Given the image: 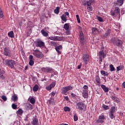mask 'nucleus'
I'll return each instance as SVG.
<instances>
[{"label": "nucleus", "mask_w": 125, "mask_h": 125, "mask_svg": "<svg viewBox=\"0 0 125 125\" xmlns=\"http://www.w3.org/2000/svg\"><path fill=\"white\" fill-rule=\"evenodd\" d=\"M3 63L5 64V65H7L8 67H10L12 69L14 68L15 62L14 60H4L3 61Z\"/></svg>", "instance_id": "obj_1"}, {"label": "nucleus", "mask_w": 125, "mask_h": 125, "mask_svg": "<svg viewBox=\"0 0 125 125\" xmlns=\"http://www.w3.org/2000/svg\"><path fill=\"white\" fill-rule=\"evenodd\" d=\"M33 55L35 57L39 59H42L44 57V55H43L42 53L38 50H35L33 52Z\"/></svg>", "instance_id": "obj_2"}, {"label": "nucleus", "mask_w": 125, "mask_h": 125, "mask_svg": "<svg viewBox=\"0 0 125 125\" xmlns=\"http://www.w3.org/2000/svg\"><path fill=\"white\" fill-rule=\"evenodd\" d=\"M111 42L114 44L117 45V46H121L123 44V41L122 40L115 39V38L112 39Z\"/></svg>", "instance_id": "obj_3"}, {"label": "nucleus", "mask_w": 125, "mask_h": 125, "mask_svg": "<svg viewBox=\"0 0 125 125\" xmlns=\"http://www.w3.org/2000/svg\"><path fill=\"white\" fill-rule=\"evenodd\" d=\"M120 11L121 10H120V8L116 7L115 8L114 12L111 11V15H112V16H114V17H116V16H118L119 14H120Z\"/></svg>", "instance_id": "obj_4"}, {"label": "nucleus", "mask_w": 125, "mask_h": 125, "mask_svg": "<svg viewBox=\"0 0 125 125\" xmlns=\"http://www.w3.org/2000/svg\"><path fill=\"white\" fill-rule=\"evenodd\" d=\"M4 55L6 56H8V57H11L12 56V53H11V51L9 50V48L5 47L4 49Z\"/></svg>", "instance_id": "obj_5"}, {"label": "nucleus", "mask_w": 125, "mask_h": 125, "mask_svg": "<svg viewBox=\"0 0 125 125\" xmlns=\"http://www.w3.org/2000/svg\"><path fill=\"white\" fill-rule=\"evenodd\" d=\"M84 64L86 65L89 62V56L87 54H84L82 57Z\"/></svg>", "instance_id": "obj_6"}, {"label": "nucleus", "mask_w": 125, "mask_h": 125, "mask_svg": "<svg viewBox=\"0 0 125 125\" xmlns=\"http://www.w3.org/2000/svg\"><path fill=\"white\" fill-rule=\"evenodd\" d=\"M85 105L83 102H79L76 104L77 109H79L80 111H83L84 109Z\"/></svg>", "instance_id": "obj_7"}, {"label": "nucleus", "mask_w": 125, "mask_h": 125, "mask_svg": "<svg viewBox=\"0 0 125 125\" xmlns=\"http://www.w3.org/2000/svg\"><path fill=\"white\" fill-rule=\"evenodd\" d=\"M35 42L36 46H38V47H42V46H44V42L41 40L38 39Z\"/></svg>", "instance_id": "obj_8"}, {"label": "nucleus", "mask_w": 125, "mask_h": 125, "mask_svg": "<svg viewBox=\"0 0 125 125\" xmlns=\"http://www.w3.org/2000/svg\"><path fill=\"white\" fill-rule=\"evenodd\" d=\"M73 89V87L71 85H69L68 86L65 87L62 89V93L66 95L67 93V91H69V90H72Z\"/></svg>", "instance_id": "obj_9"}, {"label": "nucleus", "mask_w": 125, "mask_h": 125, "mask_svg": "<svg viewBox=\"0 0 125 125\" xmlns=\"http://www.w3.org/2000/svg\"><path fill=\"white\" fill-rule=\"evenodd\" d=\"M80 42L82 45H83L85 42H84V37L83 36V33L82 31L80 32Z\"/></svg>", "instance_id": "obj_10"}, {"label": "nucleus", "mask_w": 125, "mask_h": 125, "mask_svg": "<svg viewBox=\"0 0 125 125\" xmlns=\"http://www.w3.org/2000/svg\"><path fill=\"white\" fill-rule=\"evenodd\" d=\"M48 39L49 40H51V41H55L56 42L57 41H60V37L58 36H52L49 37Z\"/></svg>", "instance_id": "obj_11"}, {"label": "nucleus", "mask_w": 125, "mask_h": 125, "mask_svg": "<svg viewBox=\"0 0 125 125\" xmlns=\"http://www.w3.org/2000/svg\"><path fill=\"white\" fill-rule=\"evenodd\" d=\"M56 83L55 82L52 83L49 86L46 87L47 90H51L54 86H55Z\"/></svg>", "instance_id": "obj_12"}, {"label": "nucleus", "mask_w": 125, "mask_h": 125, "mask_svg": "<svg viewBox=\"0 0 125 125\" xmlns=\"http://www.w3.org/2000/svg\"><path fill=\"white\" fill-rule=\"evenodd\" d=\"M42 71L44 73H51L52 71V69L49 67H43L42 68Z\"/></svg>", "instance_id": "obj_13"}, {"label": "nucleus", "mask_w": 125, "mask_h": 125, "mask_svg": "<svg viewBox=\"0 0 125 125\" xmlns=\"http://www.w3.org/2000/svg\"><path fill=\"white\" fill-rule=\"evenodd\" d=\"M82 95L83 98H88V92L87 90H83Z\"/></svg>", "instance_id": "obj_14"}, {"label": "nucleus", "mask_w": 125, "mask_h": 125, "mask_svg": "<svg viewBox=\"0 0 125 125\" xmlns=\"http://www.w3.org/2000/svg\"><path fill=\"white\" fill-rule=\"evenodd\" d=\"M32 125H39V120H38V119L37 118L34 117L33 118Z\"/></svg>", "instance_id": "obj_15"}, {"label": "nucleus", "mask_w": 125, "mask_h": 125, "mask_svg": "<svg viewBox=\"0 0 125 125\" xmlns=\"http://www.w3.org/2000/svg\"><path fill=\"white\" fill-rule=\"evenodd\" d=\"M114 4H117L118 5L122 6L124 3V0H117V1L114 2Z\"/></svg>", "instance_id": "obj_16"}, {"label": "nucleus", "mask_w": 125, "mask_h": 125, "mask_svg": "<svg viewBox=\"0 0 125 125\" xmlns=\"http://www.w3.org/2000/svg\"><path fill=\"white\" fill-rule=\"evenodd\" d=\"M62 45H59L57 46L55 48V49L59 54H61V52L60 50L61 49H62Z\"/></svg>", "instance_id": "obj_17"}, {"label": "nucleus", "mask_w": 125, "mask_h": 125, "mask_svg": "<svg viewBox=\"0 0 125 125\" xmlns=\"http://www.w3.org/2000/svg\"><path fill=\"white\" fill-rule=\"evenodd\" d=\"M92 33L93 35H96V34H98V33H99V30L95 27H93L92 29Z\"/></svg>", "instance_id": "obj_18"}, {"label": "nucleus", "mask_w": 125, "mask_h": 125, "mask_svg": "<svg viewBox=\"0 0 125 125\" xmlns=\"http://www.w3.org/2000/svg\"><path fill=\"white\" fill-rule=\"evenodd\" d=\"M94 3V0H89L87 1V6L92 5Z\"/></svg>", "instance_id": "obj_19"}, {"label": "nucleus", "mask_w": 125, "mask_h": 125, "mask_svg": "<svg viewBox=\"0 0 125 125\" xmlns=\"http://www.w3.org/2000/svg\"><path fill=\"white\" fill-rule=\"evenodd\" d=\"M104 58V57H106V55L104 54V52L103 51H100L99 52V58Z\"/></svg>", "instance_id": "obj_20"}, {"label": "nucleus", "mask_w": 125, "mask_h": 125, "mask_svg": "<svg viewBox=\"0 0 125 125\" xmlns=\"http://www.w3.org/2000/svg\"><path fill=\"white\" fill-rule=\"evenodd\" d=\"M101 87H102V88H103V89L104 91V92H108V91H109V88L108 87H106V86H105V85H102Z\"/></svg>", "instance_id": "obj_21"}, {"label": "nucleus", "mask_w": 125, "mask_h": 125, "mask_svg": "<svg viewBox=\"0 0 125 125\" xmlns=\"http://www.w3.org/2000/svg\"><path fill=\"white\" fill-rule=\"evenodd\" d=\"M41 33L43 36V37H48V33L46 32V31H44V30L42 29L41 30Z\"/></svg>", "instance_id": "obj_22"}, {"label": "nucleus", "mask_w": 125, "mask_h": 125, "mask_svg": "<svg viewBox=\"0 0 125 125\" xmlns=\"http://www.w3.org/2000/svg\"><path fill=\"white\" fill-rule=\"evenodd\" d=\"M26 108L27 110H32L33 109V106L30 104H27L26 105Z\"/></svg>", "instance_id": "obj_23"}, {"label": "nucleus", "mask_w": 125, "mask_h": 125, "mask_svg": "<svg viewBox=\"0 0 125 125\" xmlns=\"http://www.w3.org/2000/svg\"><path fill=\"white\" fill-rule=\"evenodd\" d=\"M61 19L63 22H67V17L65 15H62L61 17Z\"/></svg>", "instance_id": "obj_24"}, {"label": "nucleus", "mask_w": 125, "mask_h": 125, "mask_svg": "<svg viewBox=\"0 0 125 125\" xmlns=\"http://www.w3.org/2000/svg\"><path fill=\"white\" fill-rule=\"evenodd\" d=\"M29 102L31 104H35L36 103V100L34 98H29Z\"/></svg>", "instance_id": "obj_25"}, {"label": "nucleus", "mask_w": 125, "mask_h": 125, "mask_svg": "<svg viewBox=\"0 0 125 125\" xmlns=\"http://www.w3.org/2000/svg\"><path fill=\"white\" fill-rule=\"evenodd\" d=\"M18 99V97L17 96H16V95H14L12 96V100L14 101V102H15V101H17Z\"/></svg>", "instance_id": "obj_26"}, {"label": "nucleus", "mask_w": 125, "mask_h": 125, "mask_svg": "<svg viewBox=\"0 0 125 125\" xmlns=\"http://www.w3.org/2000/svg\"><path fill=\"white\" fill-rule=\"evenodd\" d=\"M110 33H111V30L108 29L105 34L104 35V37L107 38V37H109L110 36Z\"/></svg>", "instance_id": "obj_27"}, {"label": "nucleus", "mask_w": 125, "mask_h": 125, "mask_svg": "<svg viewBox=\"0 0 125 125\" xmlns=\"http://www.w3.org/2000/svg\"><path fill=\"white\" fill-rule=\"evenodd\" d=\"M8 36L10 38H14V33L13 31H10L8 33Z\"/></svg>", "instance_id": "obj_28"}, {"label": "nucleus", "mask_w": 125, "mask_h": 125, "mask_svg": "<svg viewBox=\"0 0 125 125\" xmlns=\"http://www.w3.org/2000/svg\"><path fill=\"white\" fill-rule=\"evenodd\" d=\"M23 110L22 109L20 108L17 111V115H22L23 114Z\"/></svg>", "instance_id": "obj_29"}, {"label": "nucleus", "mask_w": 125, "mask_h": 125, "mask_svg": "<svg viewBox=\"0 0 125 125\" xmlns=\"http://www.w3.org/2000/svg\"><path fill=\"white\" fill-rule=\"evenodd\" d=\"M101 73L102 74V75L103 76H104L105 77H107V76L108 75L107 72H106V71H104V70L101 71Z\"/></svg>", "instance_id": "obj_30"}, {"label": "nucleus", "mask_w": 125, "mask_h": 125, "mask_svg": "<svg viewBox=\"0 0 125 125\" xmlns=\"http://www.w3.org/2000/svg\"><path fill=\"white\" fill-rule=\"evenodd\" d=\"M60 11V9L59 8V7H57L54 10V12L56 14H59Z\"/></svg>", "instance_id": "obj_31"}, {"label": "nucleus", "mask_w": 125, "mask_h": 125, "mask_svg": "<svg viewBox=\"0 0 125 125\" xmlns=\"http://www.w3.org/2000/svg\"><path fill=\"white\" fill-rule=\"evenodd\" d=\"M48 102H49L50 104H52V105H54L55 104V101H54V99H53L48 100Z\"/></svg>", "instance_id": "obj_32"}, {"label": "nucleus", "mask_w": 125, "mask_h": 125, "mask_svg": "<svg viewBox=\"0 0 125 125\" xmlns=\"http://www.w3.org/2000/svg\"><path fill=\"white\" fill-rule=\"evenodd\" d=\"M38 89H39V85H38L37 84H35L33 88V91H38Z\"/></svg>", "instance_id": "obj_33"}, {"label": "nucleus", "mask_w": 125, "mask_h": 125, "mask_svg": "<svg viewBox=\"0 0 125 125\" xmlns=\"http://www.w3.org/2000/svg\"><path fill=\"white\" fill-rule=\"evenodd\" d=\"M117 71H121L122 70H124V66L123 65H120L117 67Z\"/></svg>", "instance_id": "obj_34"}, {"label": "nucleus", "mask_w": 125, "mask_h": 125, "mask_svg": "<svg viewBox=\"0 0 125 125\" xmlns=\"http://www.w3.org/2000/svg\"><path fill=\"white\" fill-rule=\"evenodd\" d=\"M63 28L65 30H69V23L64 24Z\"/></svg>", "instance_id": "obj_35"}, {"label": "nucleus", "mask_w": 125, "mask_h": 125, "mask_svg": "<svg viewBox=\"0 0 125 125\" xmlns=\"http://www.w3.org/2000/svg\"><path fill=\"white\" fill-rule=\"evenodd\" d=\"M109 117L111 120H113V119H115V116L114 115V113L110 112L109 114Z\"/></svg>", "instance_id": "obj_36"}, {"label": "nucleus", "mask_w": 125, "mask_h": 125, "mask_svg": "<svg viewBox=\"0 0 125 125\" xmlns=\"http://www.w3.org/2000/svg\"><path fill=\"white\" fill-rule=\"evenodd\" d=\"M116 110V107L115 106H112L110 109V113H114Z\"/></svg>", "instance_id": "obj_37"}, {"label": "nucleus", "mask_w": 125, "mask_h": 125, "mask_svg": "<svg viewBox=\"0 0 125 125\" xmlns=\"http://www.w3.org/2000/svg\"><path fill=\"white\" fill-rule=\"evenodd\" d=\"M78 120H79L78 115H77V113H75V114H74V121L75 122H77V121H78Z\"/></svg>", "instance_id": "obj_38"}, {"label": "nucleus", "mask_w": 125, "mask_h": 125, "mask_svg": "<svg viewBox=\"0 0 125 125\" xmlns=\"http://www.w3.org/2000/svg\"><path fill=\"white\" fill-rule=\"evenodd\" d=\"M64 110L65 112H70V111H71V109L68 106L64 107Z\"/></svg>", "instance_id": "obj_39"}, {"label": "nucleus", "mask_w": 125, "mask_h": 125, "mask_svg": "<svg viewBox=\"0 0 125 125\" xmlns=\"http://www.w3.org/2000/svg\"><path fill=\"white\" fill-rule=\"evenodd\" d=\"M96 81L98 83H100V78L99 76H96Z\"/></svg>", "instance_id": "obj_40"}, {"label": "nucleus", "mask_w": 125, "mask_h": 125, "mask_svg": "<svg viewBox=\"0 0 125 125\" xmlns=\"http://www.w3.org/2000/svg\"><path fill=\"white\" fill-rule=\"evenodd\" d=\"M0 18H3V13L2 12V10L0 8Z\"/></svg>", "instance_id": "obj_41"}, {"label": "nucleus", "mask_w": 125, "mask_h": 125, "mask_svg": "<svg viewBox=\"0 0 125 125\" xmlns=\"http://www.w3.org/2000/svg\"><path fill=\"white\" fill-rule=\"evenodd\" d=\"M87 9H88L89 11H92V10H93V8H92V7H91V6L89 5V6H87Z\"/></svg>", "instance_id": "obj_42"}, {"label": "nucleus", "mask_w": 125, "mask_h": 125, "mask_svg": "<svg viewBox=\"0 0 125 125\" xmlns=\"http://www.w3.org/2000/svg\"><path fill=\"white\" fill-rule=\"evenodd\" d=\"M1 99H2V100H3V101L5 102L7 100V98H6V96H4V95H2L1 97Z\"/></svg>", "instance_id": "obj_43"}, {"label": "nucleus", "mask_w": 125, "mask_h": 125, "mask_svg": "<svg viewBox=\"0 0 125 125\" xmlns=\"http://www.w3.org/2000/svg\"><path fill=\"white\" fill-rule=\"evenodd\" d=\"M50 44H51V45H52V46H56V45H57L56 42H53V41H51L50 42Z\"/></svg>", "instance_id": "obj_44"}, {"label": "nucleus", "mask_w": 125, "mask_h": 125, "mask_svg": "<svg viewBox=\"0 0 125 125\" xmlns=\"http://www.w3.org/2000/svg\"><path fill=\"white\" fill-rule=\"evenodd\" d=\"M110 71H111V72H113V71H115V67H114V65H113L112 64L110 65Z\"/></svg>", "instance_id": "obj_45"}, {"label": "nucleus", "mask_w": 125, "mask_h": 125, "mask_svg": "<svg viewBox=\"0 0 125 125\" xmlns=\"http://www.w3.org/2000/svg\"><path fill=\"white\" fill-rule=\"evenodd\" d=\"M99 120H105V116L102 115H100L99 117Z\"/></svg>", "instance_id": "obj_46"}, {"label": "nucleus", "mask_w": 125, "mask_h": 125, "mask_svg": "<svg viewBox=\"0 0 125 125\" xmlns=\"http://www.w3.org/2000/svg\"><path fill=\"white\" fill-rule=\"evenodd\" d=\"M76 19L77 20L78 23H81V20L80 19V16L79 15H76Z\"/></svg>", "instance_id": "obj_47"}, {"label": "nucleus", "mask_w": 125, "mask_h": 125, "mask_svg": "<svg viewBox=\"0 0 125 125\" xmlns=\"http://www.w3.org/2000/svg\"><path fill=\"white\" fill-rule=\"evenodd\" d=\"M97 123L98 124H103V123H104V121L103 120L98 119L97 120Z\"/></svg>", "instance_id": "obj_48"}, {"label": "nucleus", "mask_w": 125, "mask_h": 125, "mask_svg": "<svg viewBox=\"0 0 125 125\" xmlns=\"http://www.w3.org/2000/svg\"><path fill=\"white\" fill-rule=\"evenodd\" d=\"M12 107L14 109L16 110L17 109V105L15 104H12Z\"/></svg>", "instance_id": "obj_49"}, {"label": "nucleus", "mask_w": 125, "mask_h": 125, "mask_svg": "<svg viewBox=\"0 0 125 125\" xmlns=\"http://www.w3.org/2000/svg\"><path fill=\"white\" fill-rule=\"evenodd\" d=\"M103 107L104 108V109L105 110H108L109 109V106L108 105H106L105 104H103Z\"/></svg>", "instance_id": "obj_50"}, {"label": "nucleus", "mask_w": 125, "mask_h": 125, "mask_svg": "<svg viewBox=\"0 0 125 125\" xmlns=\"http://www.w3.org/2000/svg\"><path fill=\"white\" fill-rule=\"evenodd\" d=\"M34 61L33 60L29 61V64L30 66H33V65H34Z\"/></svg>", "instance_id": "obj_51"}, {"label": "nucleus", "mask_w": 125, "mask_h": 125, "mask_svg": "<svg viewBox=\"0 0 125 125\" xmlns=\"http://www.w3.org/2000/svg\"><path fill=\"white\" fill-rule=\"evenodd\" d=\"M98 20L100 21V22H103V19L100 17H98L97 18Z\"/></svg>", "instance_id": "obj_52"}, {"label": "nucleus", "mask_w": 125, "mask_h": 125, "mask_svg": "<svg viewBox=\"0 0 125 125\" xmlns=\"http://www.w3.org/2000/svg\"><path fill=\"white\" fill-rule=\"evenodd\" d=\"M88 88V87L86 85H84L83 87V90H86Z\"/></svg>", "instance_id": "obj_53"}, {"label": "nucleus", "mask_w": 125, "mask_h": 125, "mask_svg": "<svg viewBox=\"0 0 125 125\" xmlns=\"http://www.w3.org/2000/svg\"><path fill=\"white\" fill-rule=\"evenodd\" d=\"M29 61L33 60V59H34V57L33 56V55H30L29 56Z\"/></svg>", "instance_id": "obj_54"}, {"label": "nucleus", "mask_w": 125, "mask_h": 125, "mask_svg": "<svg viewBox=\"0 0 125 125\" xmlns=\"http://www.w3.org/2000/svg\"><path fill=\"white\" fill-rule=\"evenodd\" d=\"M64 15H65V16L66 15V16H68V17H69V16H70L69 15V12H65Z\"/></svg>", "instance_id": "obj_55"}, {"label": "nucleus", "mask_w": 125, "mask_h": 125, "mask_svg": "<svg viewBox=\"0 0 125 125\" xmlns=\"http://www.w3.org/2000/svg\"><path fill=\"white\" fill-rule=\"evenodd\" d=\"M115 101H116L117 103H119V102H120V100L119 98H116V99L115 100Z\"/></svg>", "instance_id": "obj_56"}, {"label": "nucleus", "mask_w": 125, "mask_h": 125, "mask_svg": "<svg viewBox=\"0 0 125 125\" xmlns=\"http://www.w3.org/2000/svg\"><path fill=\"white\" fill-rule=\"evenodd\" d=\"M117 97L115 96H112V99H113V100H115L117 99Z\"/></svg>", "instance_id": "obj_57"}, {"label": "nucleus", "mask_w": 125, "mask_h": 125, "mask_svg": "<svg viewBox=\"0 0 125 125\" xmlns=\"http://www.w3.org/2000/svg\"><path fill=\"white\" fill-rule=\"evenodd\" d=\"M64 99H65V100H67V101L69 100V97H68L67 96L64 97Z\"/></svg>", "instance_id": "obj_58"}, {"label": "nucleus", "mask_w": 125, "mask_h": 125, "mask_svg": "<svg viewBox=\"0 0 125 125\" xmlns=\"http://www.w3.org/2000/svg\"><path fill=\"white\" fill-rule=\"evenodd\" d=\"M82 67V64H80L78 66V69H81Z\"/></svg>", "instance_id": "obj_59"}, {"label": "nucleus", "mask_w": 125, "mask_h": 125, "mask_svg": "<svg viewBox=\"0 0 125 125\" xmlns=\"http://www.w3.org/2000/svg\"><path fill=\"white\" fill-rule=\"evenodd\" d=\"M71 96H73V97H75V96H76V95H75V94H74L73 93H72L71 94Z\"/></svg>", "instance_id": "obj_60"}, {"label": "nucleus", "mask_w": 125, "mask_h": 125, "mask_svg": "<svg viewBox=\"0 0 125 125\" xmlns=\"http://www.w3.org/2000/svg\"><path fill=\"white\" fill-rule=\"evenodd\" d=\"M51 94H52V96H54V95H55V93H54V92H52L51 93Z\"/></svg>", "instance_id": "obj_61"}, {"label": "nucleus", "mask_w": 125, "mask_h": 125, "mask_svg": "<svg viewBox=\"0 0 125 125\" xmlns=\"http://www.w3.org/2000/svg\"><path fill=\"white\" fill-rule=\"evenodd\" d=\"M123 87L125 88V82H124V83H123Z\"/></svg>", "instance_id": "obj_62"}, {"label": "nucleus", "mask_w": 125, "mask_h": 125, "mask_svg": "<svg viewBox=\"0 0 125 125\" xmlns=\"http://www.w3.org/2000/svg\"><path fill=\"white\" fill-rule=\"evenodd\" d=\"M99 58V59H100V61L101 62H102V58Z\"/></svg>", "instance_id": "obj_63"}, {"label": "nucleus", "mask_w": 125, "mask_h": 125, "mask_svg": "<svg viewBox=\"0 0 125 125\" xmlns=\"http://www.w3.org/2000/svg\"><path fill=\"white\" fill-rule=\"evenodd\" d=\"M61 125H68V124H61Z\"/></svg>", "instance_id": "obj_64"}]
</instances>
